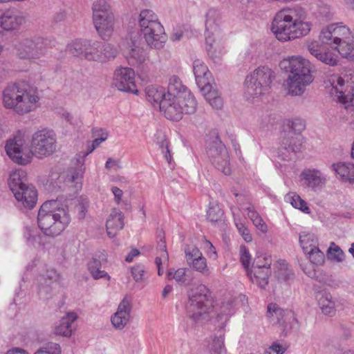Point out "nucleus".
Returning <instances> with one entry per match:
<instances>
[{
  "mask_svg": "<svg viewBox=\"0 0 354 354\" xmlns=\"http://www.w3.org/2000/svg\"><path fill=\"white\" fill-rule=\"evenodd\" d=\"M156 26L152 25L140 29V41L132 39V44H137L138 43L140 44L143 43L147 44H153L157 42L165 43L167 35L164 27L160 23L156 24Z\"/></svg>",
  "mask_w": 354,
  "mask_h": 354,
  "instance_id": "16",
  "label": "nucleus"
},
{
  "mask_svg": "<svg viewBox=\"0 0 354 354\" xmlns=\"http://www.w3.org/2000/svg\"><path fill=\"white\" fill-rule=\"evenodd\" d=\"M221 21V17L218 10L214 8L209 9L205 15L206 44H212L218 41Z\"/></svg>",
  "mask_w": 354,
  "mask_h": 354,
  "instance_id": "18",
  "label": "nucleus"
},
{
  "mask_svg": "<svg viewBox=\"0 0 354 354\" xmlns=\"http://www.w3.org/2000/svg\"><path fill=\"white\" fill-rule=\"evenodd\" d=\"M234 313L233 301L228 300L222 304L220 308V312L217 314V320L220 322V330L218 335L213 339L210 351L211 354H226V348L224 344L225 335L223 331L229 317Z\"/></svg>",
  "mask_w": 354,
  "mask_h": 354,
  "instance_id": "11",
  "label": "nucleus"
},
{
  "mask_svg": "<svg viewBox=\"0 0 354 354\" xmlns=\"http://www.w3.org/2000/svg\"><path fill=\"white\" fill-rule=\"evenodd\" d=\"M101 267V262L97 259H91L87 265L88 270L94 279L106 278L109 281L111 277L106 271L102 270Z\"/></svg>",
  "mask_w": 354,
  "mask_h": 354,
  "instance_id": "40",
  "label": "nucleus"
},
{
  "mask_svg": "<svg viewBox=\"0 0 354 354\" xmlns=\"http://www.w3.org/2000/svg\"><path fill=\"white\" fill-rule=\"evenodd\" d=\"M285 201L292 206L306 214H310V210L307 203L303 200L296 192H290L285 196Z\"/></svg>",
  "mask_w": 354,
  "mask_h": 354,
  "instance_id": "41",
  "label": "nucleus"
},
{
  "mask_svg": "<svg viewBox=\"0 0 354 354\" xmlns=\"http://www.w3.org/2000/svg\"><path fill=\"white\" fill-rule=\"evenodd\" d=\"M123 54L131 64L143 63L147 57L146 50L142 46H125Z\"/></svg>",
  "mask_w": 354,
  "mask_h": 354,
  "instance_id": "30",
  "label": "nucleus"
},
{
  "mask_svg": "<svg viewBox=\"0 0 354 354\" xmlns=\"http://www.w3.org/2000/svg\"><path fill=\"white\" fill-rule=\"evenodd\" d=\"M107 234L110 238H113L124 227V215L122 212L116 208L112 209L106 223Z\"/></svg>",
  "mask_w": 354,
  "mask_h": 354,
  "instance_id": "26",
  "label": "nucleus"
},
{
  "mask_svg": "<svg viewBox=\"0 0 354 354\" xmlns=\"http://www.w3.org/2000/svg\"><path fill=\"white\" fill-rule=\"evenodd\" d=\"M223 211L217 203H210L207 212V218L212 223H220L223 221Z\"/></svg>",
  "mask_w": 354,
  "mask_h": 354,
  "instance_id": "50",
  "label": "nucleus"
},
{
  "mask_svg": "<svg viewBox=\"0 0 354 354\" xmlns=\"http://www.w3.org/2000/svg\"><path fill=\"white\" fill-rule=\"evenodd\" d=\"M160 23L158 20L157 15L151 10L145 9L140 11L138 17V24L140 29L144 27L151 26L156 24Z\"/></svg>",
  "mask_w": 354,
  "mask_h": 354,
  "instance_id": "38",
  "label": "nucleus"
},
{
  "mask_svg": "<svg viewBox=\"0 0 354 354\" xmlns=\"http://www.w3.org/2000/svg\"><path fill=\"white\" fill-rule=\"evenodd\" d=\"M221 146L225 147L218 137L207 143V153L211 162L220 156Z\"/></svg>",
  "mask_w": 354,
  "mask_h": 354,
  "instance_id": "47",
  "label": "nucleus"
},
{
  "mask_svg": "<svg viewBox=\"0 0 354 354\" xmlns=\"http://www.w3.org/2000/svg\"><path fill=\"white\" fill-rule=\"evenodd\" d=\"M213 303L209 289L201 284L189 293V300L186 305L187 314L194 321L204 319L213 311Z\"/></svg>",
  "mask_w": 354,
  "mask_h": 354,
  "instance_id": "7",
  "label": "nucleus"
},
{
  "mask_svg": "<svg viewBox=\"0 0 354 354\" xmlns=\"http://www.w3.org/2000/svg\"><path fill=\"white\" fill-rule=\"evenodd\" d=\"M24 237L30 245L36 246L41 244V236L35 227H26L24 232Z\"/></svg>",
  "mask_w": 354,
  "mask_h": 354,
  "instance_id": "53",
  "label": "nucleus"
},
{
  "mask_svg": "<svg viewBox=\"0 0 354 354\" xmlns=\"http://www.w3.org/2000/svg\"><path fill=\"white\" fill-rule=\"evenodd\" d=\"M38 283V294L43 299L49 298L56 285L61 280L60 274L54 269H48L39 274L37 279Z\"/></svg>",
  "mask_w": 354,
  "mask_h": 354,
  "instance_id": "15",
  "label": "nucleus"
},
{
  "mask_svg": "<svg viewBox=\"0 0 354 354\" xmlns=\"http://www.w3.org/2000/svg\"><path fill=\"white\" fill-rule=\"evenodd\" d=\"M284 148L287 151L296 153L299 151L301 146V140L299 136L291 138L290 140L283 142Z\"/></svg>",
  "mask_w": 354,
  "mask_h": 354,
  "instance_id": "57",
  "label": "nucleus"
},
{
  "mask_svg": "<svg viewBox=\"0 0 354 354\" xmlns=\"http://www.w3.org/2000/svg\"><path fill=\"white\" fill-rule=\"evenodd\" d=\"M190 92L185 86L180 78L176 75H173L169 78V84L167 87V97L169 101H174L177 98L180 97L185 93Z\"/></svg>",
  "mask_w": 354,
  "mask_h": 354,
  "instance_id": "32",
  "label": "nucleus"
},
{
  "mask_svg": "<svg viewBox=\"0 0 354 354\" xmlns=\"http://www.w3.org/2000/svg\"><path fill=\"white\" fill-rule=\"evenodd\" d=\"M155 142L161 151L165 159L168 163H171L172 160L171 155L169 148V141L165 134L157 133L155 135Z\"/></svg>",
  "mask_w": 354,
  "mask_h": 354,
  "instance_id": "43",
  "label": "nucleus"
},
{
  "mask_svg": "<svg viewBox=\"0 0 354 354\" xmlns=\"http://www.w3.org/2000/svg\"><path fill=\"white\" fill-rule=\"evenodd\" d=\"M198 88L204 95L206 100L213 108L217 109L222 108L223 103L221 93L216 88H214L209 82Z\"/></svg>",
  "mask_w": 354,
  "mask_h": 354,
  "instance_id": "31",
  "label": "nucleus"
},
{
  "mask_svg": "<svg viewBox=\"0 0 354 354\" xmlns=\"http://www.w3.org/2000/svg\"><path fill=\"white\" fill-rule=\"evenodd\" d=\"M221 146L225 147L218 137L207 143V153L211 162L220 156Z\"/></svg>",
  "mask_w": 354,
  "mask_h": 354,
  "instance_id": "46",
  "label": "nucleus"
},
{
  "mask_svg": "<svg viewBox=\"0 0 354 354\" xmlns=\"http://www.w3.org/2000/svg\"><path fill=\"white\" fill-rule=\"evenodd\" d=\"M193 71L198 87L209 82L211 73L203 62L196 59L193 63Z\"/></svg>",
  "mask_w": 354,
  "mask_h": 354,
  "instance_id": "34",
  "label": "nucleus"
},
{
  "mask_svg": "<svg viewBox=\"0 0 354 354\" xmlns=\"http://www.w3.org/2000/svg\"><path fill=\"white\" fill-rule=\"evenodd\" d=\"M316 299L319 308L325 315H332L335 312V301L330 293L326 291H320L316 294Z\"/></svg>",
  "mask_w": 354,
  "mask_h": 354,
  "instance_id": "33",
  "label": "nucleus"
},
{
  "mask_svg": "<svg viewBox=\"0 0 354 354\" xmlns=\"http://www.w3.org/2000/svg\"><path fill=\"white\" fill-rule=\"evenodd\" d=\"M220 156L218 158L213 159L212 163L218 170L221 171L225 175H229L231 169L230 167L229 155L225 147L221 146V151H220Z\"/></svg>",
  "mask_w": 354,
  "mask_h": 354,
  "instance_id": "36",
  "label": "nucleus"
},
{
  "mask_svg": "<svg viewBox=\"0 0 354 354\" xmlns=\"http://www.w3.org/2000/svg\"><path fill=\"white\" fill-rule=\"evenodd\" d=\"M131 305L129 301L123 299L119 304L116 313L111 317V323L116 329L121 330L127 324L130 318Z\"/></svg>",
  "mask_w": 354,
  "mask_h": 354,
  "instance_id": "22",
  "label": "nucleus"
},
{
  "mask_svg": "<svg viewBox=\"0 0 354 354\" xmlns=\"http://www.w3.org/2000/svg\"><path fill=\"white\" fill-rule=\"evenodd\" d=\"M68 51L75 57L98 62L100 47L98 46H68Z\"/></svg>",
  "mask_w": 354,
  "mask_h": 354,
  "instance_id": "25",
  "label": "nucleus"
},
{
  "mask_svg": "<svg viewBox=\"0 0 354 354\" xmlns=\"http://www.w3.org/2000/svg\"><path fill=\"white\" fill-rule=\"evenodd\" d=\"M301 185L314 192L322 191L328 183V176L320 169L316 168H306L299 175Z\"/></svg>",
  "mask_w": 354,
  "mask_h": 354,
  "instance_id": "14",
  "label": "nucleus"
},
{
  "mask_svg": "<svg viewBox=\"0 0 354 354\" xmlns=\"http://www.w3.org/2000/svg\"><path fill=\"white\" fill-rule=\"evenodd\" d=\"M268 316L270 322L279 325L281 329L287 333L297 324V319L293 311L282 309L276 304H270L267 308Z\"/></svg>",
  "mask_w": 354,
  "mask_h": 354,
  "instance_id": "12",
  "label": "nucleus"
},
{
  "mask_svg": "<svg viewBox=\"0 0 354 354\" xmlns=\"http://www.w3.org/2000/svg\"><path fill=\"white\" fill-rule=\"evenodd\" d=\"M158 256L155 259L156 265L158 268V274L159 276L162 275L164 270L162 265L167 263L169 261V254L166 250V244L163 241H160L158 244Z\"/></svg>",
  "mask_w": 354,
  "mask_h": 354,
  "instance_id": "44",
  "label": "nucleus"
},
{
  "mask_svg": "<svg viewBox=\"0 0 354 354\" xmlns=\"http://www.w3.org/2000/svg\"><path fill=\"white\" fill-rule=\"evenodd\" d=\"M146 97L147 101L151 102L153 106H158L160 111L165 113V108L162 104L167 101L168 104L171 103L169 98L165 93V88L155 85H151L146 88Z\"/></svg>",
  "mask_w": 354,
  "mask_h": 354,
  "instance_id": "24",
  "label": "nucleus"
},
{
  "mask_svg": "<svg viewBox=\"0 0 354 354\" xmlns=\"http://www.w3.org/2000/svg\"><path fill=\"white\" fill-rule=\"evenodd\" d=\"M207 52L208 56L214 62H218L224 54L222 46H208Z\"/></svg>",
  "mask_w": 354,
  "mask_h": 354,
  "instance_id": "58",
  "label": "nucleus"
},
{
  "mask_svg": "<svg viewBox=\"0 0 354 354\" xmlns=\"http://www.w3.org/2000/svg\"><path fill=\"white\" fill-rule=\"evenodd\" d=\"M240 259L243 266L248 272L249 270H250V264L251 256L249 252V250L245 245H241L240 247Z\"/></svg>",
  "mask_w": 354,
  "mask_h": 354,
  "instance_id": "59",
  "label": "nucleus"
},
{
  "mask_svg": "<svg viewBox=\"0 0 354 354\" xmlns=\"http://www.w3.org/2000/svg\"><path fill=\"white\" fill-rule=\"evenodd\" d=\"M331 169L343 182L354 183V164L336 162L332 164Z\"/></svg>",
  "mask_w": 354,
  "mask_h": 354,
  "instance_id": "29",
  "label": "nucleus"
},
{
  "mask_svg": "<svg viewBox=\"0 0 354 354\" xmlns=\"http://www.w3.org/2000/svg\"><path fill=\"white\" fill-rule=\"evenodd\" d=\"M80 164L77 167L70 169L65 178L66 183L73 187L75 192L80 191L82 187V178L85 170L84 160H82Z\"/></svg>",
  "mask_w": 354,
  "mask_h": 354,
  "instance_id": "27",
  "label": "nucleus"
},
{
  "mask_svg": "<svg viewBox=\"0 0 354 354\" xmlns=\"http://www.w3.org/2000/svg\"><path fill=\"white\" fill-rule=\"evenodd\" d=\"M196 106V100L190 92L185 93V95L174 101H171L169 104L167 101L162 104V107L165 108V116L169 120L176 121L180 120L183 113H194Z\"/></svg>",
  "mask_w": 354,
  "mask_h": 354,
  "instance_id": "10",
  "label": "nucleus"
},
{
  "mask_svg": "<svg viewBox=\"0 0 354 354\" xmlns=\"http://www.w3.org/2000/svg\"><path fill=\"white\" fill-rule=\"evenodd\" d=\"M26 173L19 169L12 171L8 179V185L12 192L19 189L21 187L26 185Z\"/></svg>",
  "mask_w": 354,
  "mask_h": 354,
  "instance_id": "37",
  "label": "nucleus"
},
{
  "mask_svg": "<svg viewBox=\"0 0 354 354\" xmlns=\"http://www.w3.org/2000/svg\"><path fill=\"white\" fill-rule=\"evenodd\" d=\"M110 6L105 0H98L93 5V17H95L97 20L100 15L111 13Z\"/></svg>",
  "mask_w": 354,
  "mask_h": 354,
  "instance_id": "54",
  "label": "nucleus"
},
{
  "mask_svg": "<svg viewBox=\"0 0 354 354\" xmlns=\"http://www.w3.org/2000/svg\"><path fill=\"white\" fill-rule=\"evenodd\" d=\"M304 253L313 265L322 266L325 261V255L319 247H314V249H310V250Z\"/></svg>",
  "mask_w": 354,
  "mask_h": 354,
  "instance_id": "51",
  "label": "nucleus"
},
{
  "mask_svg": "<svg viewBox=\"0 0 354 354\" xmlns=\"http://www.w3.org/2000/svg\"><path fill=\"white\" fill-rule=\"evenodd\" d=\"M328 259L332 261L341 263L345 259V254L339 246L334 242L330 243V246L326 251Z\"/></svg>",
  "mask_w": 354,
  "mask_h": 354,
  "instance_id": "48",
  "label": "nucleus"
},
{
  "mask_svg": "<svg viewBox=\"0 0 354 354\" xmlns=\"http://www.w3.org/2000/svg\"><path fill=\"white\" fill-rule=\"evenodd\" d=\"M24 23V17L17 10H0V26L5 30H16Z\"/></svg>",
  "mask_w": 354,
  "mask_h": 354,
  "instance_id": "21",
  "label": "nucleus"
},
{
  "mask_svg": "<svg viewBox=\"0 0 354 354\" xmlns=\"http://www.w3.org/2000/svg\"><path fill=\"white\" fill-rule=\"evenodd\" d=\"M113 85L119 91L138 94L135 82L134 70L129 67L119 66L113 75Z\"/></svg>",
  "mask_w": 354,
  "mask_h": 354,
  "instance_id": "13",
  "label": "nucleus"
},
{
  "mask_svg": "<svg viewBox=\"0 0 354 354\" xmlns=\"http://www.w3.org/2000/svg\"><path fill=\"white\" fill-rule=\"evenodd\" d=\"M351 82L346 81L338 75H332L326 82L330 95L337 101L345 105L346 109L354 108V76Z\"/></svg>",
  "mask_w": 354,
  "mask_h": 354,
  "instance_id": "8",
  "label": "nucleus"
},
{
  "mask_svg": "<svg viewBox=\"0 0 354 354\" xmlns=\"http://www.w3.org/2000/svg\"><path fill=\"white\" fill-rule=\"evenodd\" d=\"M71 222L68 207L59 200L47 201L41 206L38 215V226L48 236L59 235Z\"/></svg>",
  "mask_w": 354,
  "mask_h": 354,
  "instance_id": "4",
  "label": "nucleus"
},
{
  "mask_svg": "<svg viewBox=\"0 0 354 354\" xmlns=\"http://www.w3.org/2000/svg\"><path fill=\"white\" fill-rule=\"evenodd\" d=\"M99 131L101 133L100 136L93 140L91 147L88 148V153L93 151L96 147L107 139L108 133L104 131L102 129H100Z\"/></svg>",
  "mask_w": 354,
  "mask_h": 354,
  "instance_id": "64",
  "label": "nucleus"
},
{
  "mask_svg": "<svg viewBox=\"0 0 354 354\" xmlns=\"http://www.w3.org/2000/svg\"><path fill=\"white\" fill-rule=\"evenodd\" d=\"M17 52L21 59L39 58L42 54L41 49L37 46H18Z\"/></svg>",
  "mask_w": 354,
  "mask_h": 354,
  "instance_id": "39",
  "label": "nucleus"
},
{
  "mask_svg": "<svg viewBox=\"0 0 354 354\" xmlns=\"http://www.w3.org/2000/svg\"><path fill=\"white\" fill-rule=\"evenodd\" d=\"M185 37V28L184 26H177L174 28L170 36V39L173 42L180 41Z\"/></svg>",
  "mask_w": 354,
  "mask_h": 354,
  "instance_id": "63",
  "label": "nucleus"
},
{
  "mask_svg": "<svg viewBox=\"0 0 354 354\" xmlns=\"http://www.w3.org/2000/svg\"><path fill=\"white\" fill-rule=\"evenodd\" d=\"M308 50L317 59L330 66L337 64V53L342 57L354 59V46H308Z\"/></svg>",
  "mask_w": 354,
  "mask_h": 354,
  "instance_id": "9",
  "label": "nucleus"
},
{
  "mask_svg": "<svg viewBox=\"0 0 354 354\" xmlns=\"http://www.w3.org/2000/svg\"><path fill=\"white\" fill-rule=\"evenodd\" d=\"M77 319V315L74 312H69L63 317L58 325L55 327V333L64 337H71L73 333V323Z\"/></svg>",
  "mask_w": 354,
  "mask_h": 354,
  "instance_id": "28",
  "label": "nucleus"
},
{
  "mask_svg": "<svg viewBox=\"0 0 354 354\" xmlns=\"http://www.w3.org/2000/svg\"><path fill=\"white\" fill-rule=\"evenodd\" d=\"M264 259L265 264H260L259 260H257L253 263L252 268L247 272L252 283H257L262 288L268 284V278L271 274V259L264 257Z\"/></svg>",
  "mask_w": 354,
  "mask_h": 354,
  "instance_id": "17",
  "label": "nucleus"
},
{
  "mask_svg": "<svg viewBox=\"0 0 354 354\" xmlns=\"http://www.w3.org/2000/svg\"><path fill=\"white\" fill-rule=\"evenodd\" d=\"M335 24H329L323 28L320 32L319 39L322 44H333V40H335Z\"/></svg>",
  "mask_w": 354,
  "mask_h": 354,
  "instance_id": "52",
  "label": "nucleus"
},
{
  "mask_svg": "<svg viewBox=\"0 0 354 354\" xmlns=\"http://www.w3.org/2000/svg\"><path fill=\"white\" fill-rule=\"evenodd\" d=\"M185 253L187 263L190 268L203 274L208 271L207 260L197 247L186 245Z\"/></svg>",
  "mask_w": 354,
  "mask_h": 354,
  "instance_id": "20",
  "label": "nucleus"
},
{
  "mask_svg": "<svg viewBox=\"0 0 354 354\" xmlns=\"http://www.w3.org/2000/svg\"><path fill=\"white\" fill-rule=\"evenodd\" d=\"M279 66L287 74L284 87L287 94L301 96L314 81L313 66L301 56H290L283 59Z\"/></svg>",
  "mask_w": 354,
  "mask_h": 354,
  "instance_id": "3",
  "label": "nucleus"
},
{
  "mask_svg": "<svg viewBox=\"0 0 354 354\" xmlns=\"http://www.w3.org/2000/svg\"><path fill=\"white\" fill-rule=\"evenodd\" d=\"M275 79L274 72L268 66L257 68L245 77L244 97L250 102L258 101L267 94Z\"/></svg>",
  "mask_w": 354,
  "mask_h": 354,
  "instance_id": "6",
  "label": "nucleus"
},
{
  "mask_svg": "<svg viewBox=\"0 0 354 354\" xmlns=\"http://www.w3.org/2000/svg\"><path fill=\"white\" fill-rule=\"evenodd\" d=\"M299 243L304 252L318 247V239L317 236L310 232H303L299 234Z\"/></svg>",
  "mask_w": 354,
  "mask_h": 354,
  "instance_id": "42",
  "label": "nucleus"
},
{
  "mask_svg": "<svg viewBox=\"0 0 354 354\" xmlns=\"http://www.w3.org/2000/svg\"><path fill=\"white\" fill-rule=\"evenodd\" d=\"M248 216L252 221L254 226L263 233H266L268 226L259 213L255 210L254 206L250 205L246 208Z\"/></svg>",
  "mask_w": 354,
  "mask_h": 354,
  "instance_id": "45",
  "label": "nucleus"
},
{
  "mask_svg": "<svg viewBox=\"0 0 354 354\" xmlns=\"http://www.w3.org/2000/svg\"><path fill=\"white\" fill-rule=\"evenodd\" d=\"M5 148L7 154L14 162L26 165L32 156L43 158L53 154L57 148L56 134L48 129L37 131L32 136L28 151L23 148V140L17 137L8 141Z\"/></svg>",
  "mask_w": 354,
  "mask_h": 354,
  "instance_id": "1",
  "label": "nucleus"
},
{
  "mask_svg": "<svg viewBox=\"0 0 354 354\" xmlns=\"http://www.w3.org/2000/svg\"><path fill=\"white\" fill-rule=\"evenodd\" d=\"M168 279H174L177 283L184 284L186 282V270L185 268H179L177 270L170 269L167 272Z\"/></svg>",
  "mask_w": 354,
  "mask_h": 354,
  "instance_id": "55",
  "label": "nucleus"
},
{
  "mask_svg": "<svg viewBox=\"0 0 354 354\" xmlns=\"http://www.w3.org/2000/svg\"><path fill=\"white\" fill-rule=\"evenodd\" d=\"M95 28L99 35L104 39H108L113 30V16L112 13L100 15L98 20L93 17Z\"/></svg>",
  "mask_w": 354,
  "mask_h": 354,
  "instance_id": "23",
  "label": "nucleus"
},
{
  "mask_svg": "<svg viewBox=\"0 0 354 354\" xmlns=\"http://www.w3.org/2000/svg\"><path fill=\"white\" fill-rule=\"evenodd\" d=\"M288 126L291 129L297 133H299L306 128L305 121L301 118H293L288 121Z\"/></svg>",
  "mask_w": 354,
  "mask_h": 354,
  "instance_id": "61",
  "label": "nucleus"
},
{
  "mask_svg": "<svg viewBox=\"0 0 354 354\" xmlns=\"http://www.w3.org/2000/svg\"><path fill=\"white\" fill-rule=\"evenodd\" d=\"M39 101L37 91L24 85L10 84L3 92L4 106L19 115L35 111L38 107Z\"/></svg>",
  "mask_w": 354,
  "mask_h": 354,
  "instance_id": "5",
  "label": "nucleus"
},
{
  "mask_svg": "<svg viewBox=\"0 0 354 354\" xmlns=\"http://www.w3.org/2000/svg\"><path fill=\"white\" fill-rule=\"evenodd\" d=\"M12 192L19 208L32 209L35 207L37 200V192L32 185H24Z\"/></svg>",
  "mask_w": 354,
  "mask_h": 354,
  "instance_id": "19",
  "label": "nucleus"
},
{
  "mask_svg": "<svg viewBox=\"0 0 354 354\" xmlns=\"http://www.w3.org/2000/svg\"><path fill=\"white\" fill-rule=\"evenodd\" d=\"M235 225L238 229L239 232L246 242L252 241V237L250 230L247 228L243 223H242L241 221H236Z\"/></svg>",
  "mask_w": 354,
  "mask_h": 354,
  "instance_id": "62",
  "label": "nucleus"
},
{
  "mask_svg": "<svg viewBox=\"0 0 354 354\" xmlns=\"http://www.w3.org/2000/svg\"><path fill=\"white\" fill-rule=\"evenodd\" d=\"M131 275L136 282H142L147 277V271L142 264H136L131 268Z\"/></svg>",
  "mask_w": 354,
  "mask_h": 354,
  "instance_id": "56",
  "label": "nucleus"
},
{
  "mask_svg": "<svg viewBox=\"0 0 354 354\" xmlns=\"http://www.w3.org/2000/svg\"><path fill=\"white\" fill-rule=\"evenodd\" d=\"M98 47H100V53L97 58L100 62L113 59L118 53V50L115 46H98Z\"/></svg>",
  "mask_w": 354,
  "mask_h": 354,
  "instance_id": "49",
  "label": "nucleus"
},
{
  "mask_svg": "<svg viewBox=\"0 0 354 354\" xmlns=\"http://www.w3.org/2000/svg\"><path fill=\"white\" fill-rule=\"evenodd\" d=\"M35 354H61V348L58 344L51 343L47 346L39 349Z\"/></svg>",
  "mask_w": 354,
  "mask_h": 354,
  "instance_id": "60",
  "label": "nucleus"
},
{
  "mask_svg": "<svg viewBox=\"0 0 354 354\" xmlns=\"http://www.w3.org/2000/svg\"><path fill=\"white\" fill-rule=\"evenodd\" d=\"M305 19L306 12L301 7H286L277 12L271 30L279 41H292L306 35L310 30V25L304 21Z\"/></svg>",
  "mask_w": 354,
  "mask_h": 354,
  "instance_id": "2",
  "label": "nucleus"
},
{
  "mask_svg": "<svg viewBox=\"0 0 354 354\" xmlns=\"http://www.w3.org/2000/svg\"><path fill=\"white\" fill-rule=\"evenodd\" d=\"M335 40L333 44H352L353 42V35L350 29L345 26H340V24H335Z\"/></svg>",
  "mask_w": 354,
  "mask_h": 354,
  "instance_id": "35",
  "label": "nucleus"
}]
</instances>
